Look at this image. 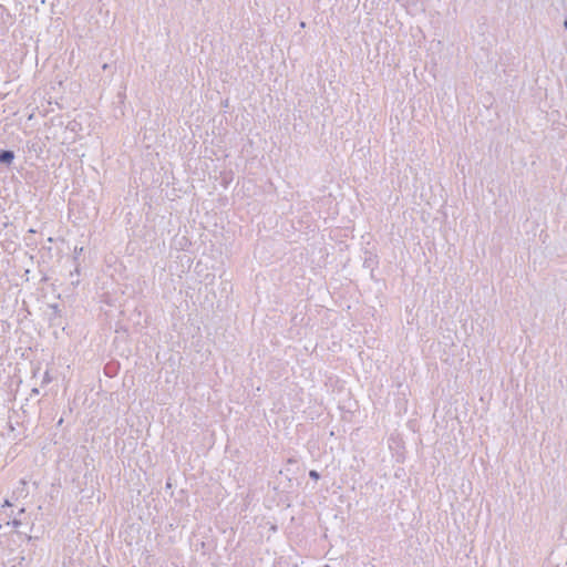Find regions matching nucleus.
Returning <instances> with one entry per match:
<instances>
[{"instance_id": "1a4fd4ad", "label": "nucleus", "mask_w": 567, "mask_h": 567, "mask_svg": "<svg viewBox=\"0 0 567 567\" xmlns=\"http://www.w3.org/2000/svg\"><path fill=\"white\" fill-rule=\"evenodd\" d=\"M22 513H24V508H21V509L19 511V514H22Z\"/></svg>"}, {"instance_id": "f03ea898", "label": "nucleus", "mask_w": 567, "mask_h": 567, "mask_svg": "<svg viewBox=\"0 0 567 567\" xmlns=\"http://www.w3.org/2000/svg\"><path fill=\"white\" fill-rule=\"evenodd\" d=\"M16 158V154L11 150H2L0 151V164L4 166H10Z\"/></svg>"}, {"instance_id": "7ed1b4c3", "label": "nucleus", "mask_w": 567, "mask_h": 567, "mask_svg": "<svg viewBox=\"0 0 567 567\" xmlns=\"http://www.w3.org/2000/svg\"><path fill=\"white\" fill-rule=\"evenodd\" d=\"M309 477L313 481H318L320 478V474L316 470L309 471Z\"/></svg>"}, {"instance_id": "6e6552de", "label": "nucleus", "mask_w": 567, "mask_h": 567, "mask_svg": "<svg viewBox=\"0 0 567 567\" xmlns=\"http://www.w3.org/2000/svg\"><path fill=\"white\" fill-rule=\"evenodd\" d=\"M564 27H565V29H567V19H565V21H564Z\"/></svg>"}, {"instance_id": "f257e3e1", "label": "nucleus", "mask_w": 567, "mask_h": 567, "mask_svg": "<svg viewBox=\"0 0 567 567\" xmlns=\"http://www.w3.org/2000/svg\"><path fill=\"white\" fill-rule=\"evenodd\" d=\"M51 309H52V313L49 317L50 326L51 327H61L63 322H62V313H61V310L59 309V306L52 305Z\"/></svg>"}, {"instance_id": "0eeeda50", "label": "nucleus", "mask_w": 567, "mask_h": 567, "mask_svg": "<svg viewBox=\"0 0 567 567\" xmlns=\"http://www.w3.org/2000/svg\"><path fill=\"white\" fill-rule=\"evenodd\" d=\"M25 537H27V539H28L29 542H33V539H37V537H33V536H31V535H27V534H25Z\"/></svg>"}, {"instance_id": "20e7f679", "label": "nucleus", "mask_w": 567, "mask_h": 567, "mask_svg": "<svg viewBox=\"0 0 567 567\" xmlns=\"http://www.w3.org/2000/svg\"><path fill=\"white\" fill-rule=\"evenodd\" d=\"M51 381H52V378H51V375H50V372H49V371H45V372H44V375H43L42 384L50 383Z\"/></svg>"}, {"instance_id": "423d86ee", "label": "nucleus", "mask_w": 567, "mask_h": 567, "mask_svg": "<svg viewBox=\"0 0 567 567\" xmlns=\"http://www.w3.org/2000/svg\"><path fill=\"white\" fill-rule=\"evenodd\" d=\"M38 394H39V389L33 388V389L31 390L30 396H34V395H38Z\"/></svg>"}, {"instance_id": "39448f33", "label": "nucleus", "mask_w": 567, "mask_h": 567, "mask_svg": "<svg viewBox=\"0 0 567 567\" xmlns=\"http://www.w3.org/2000/svg\"><path fill=\"white\" fill-rule=\"evenodd\" d=\"M11 525L14 527V528H18L22 525V522L18 518H14L12 522H11Z\"/></svg>"}]
</instances>
